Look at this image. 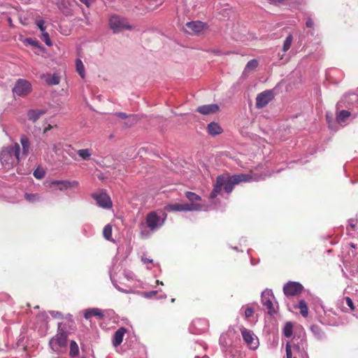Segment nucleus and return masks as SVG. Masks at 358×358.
Masks as SVG:
<instances>
[{
	"instance_id": "864d4df0",
	"label": "nucleus",
	"mask_w": 358,
	"mask_h": 358,
	"mask_svg": "<svg viewBox=\"0 0 358 358\" xmlns=\"http://www.w3.org/2000/svg\"><path fill=\"white\" fill-rule=\"evenodd\" d=\"M190 22H198V23H200V22H201V21H199V20H197V21H191Z\"/></svg>"
},
{
	"instance_id": "c85d7f7f",
	"label": "nucleus",
	"mask_w": 358,
	"mask_h": 358,
	"mask_svg": "<svg viewBox=\"0 0 358 358\" xmlns=\"http://www.w3.org/2000/svg\"><path fill=\"white\" fill-rule=\"evenodd\" d=\"M78 155L84 160H89L92 155L91 149H81L77 151Z\"/></svg>"
},
{
	"instance_id": "e433bc0d",
	"label": "nucleus",
	"mask_w": 358,
	"mask_h": 358,
	"mask_svg": "<svg viewBox=\"0 0 358 358\" xmlns=\"http://www.w3.org/2000/svg\"><path fill=\"white\" fill-rule=\"evenodd\" d=\"M185 196H186L187 199L188 200H189L190 201H201V196H199L198 194H196L194 192H187L185 193Z\"/></svg>"
},
{
	"instance_id": "b1692460",
	"label": "nucleus",
	"mask_w": 358,
	"mask_h": 358,
	"mask_svg": "<svg viewBox=\"0 0 358 358\" xmlns=\"http://www.w3.org/2000/svg\"><path fill=\"white\" fill-rule=\"evenodd\" d=\"M45 24H37L38 28L40 29L41 31V38L45 43V44L48 46L52 45V42L50 38L49 34L45 31V29H46V27L44 26Z\"/></svg>"
},
{
	"instance_id": "393cba45",
	"label": "nucleus",
	"mask_w": 358,
	"mask_h": 358,
	"mask_svg": "<svg viewBox=\"0 0 358 358\" xmlns=\"http://www.w3.org/2000/svg\"><path fill=\"white\" fill-rule=\"evenodd\" d=\"M43 78L48 85H56L59 83V77L56 73H54L53 75L48 74L46 76H43Z\"/></svg>"
},
{
	"instance_id": "f8f14e48",
	"label": "nucleus",
	"mask_w": 358,
	"mask_h": 358,
	"mask_svg": "<svg viewBox=\"0 0 358 358\" xmlns=\"http://www.w3.org/2000/svg\"><path fill=\"white\" fill-rule=\"evenodd\" d=\"M273 99V92L270 90H266L259 94L256 98V107L262 108L265 107Z\"/></svg>"
},
{
	"instance_id": "603ef678",
	"label": "nucleus",
	"mask_w": 358,
	"mask_h": 358,
	"mask_svg": "<svg viewBox=\"0 0 358 358\" xmlns=\"http://www.w3.org/2000/svg\"><path fill=\"white\" fill-rule=\"evenodd\" d=\"M326 118H327V120L329 122V121H330V117L329 116V115H328V114H327V115H326Z\"/></svg>"
},
{
	"instance_id": "1a4fd4ad",
	"label": "nucleus",
	"mask_w": 358,
	"mask_h": 358,
	"mask_svg": "<svg viewBox=\"0 0 358 358\" xmlns=\"http://www.w3.org/2000/svg\"><path fill=\"white\" fill-rule=\"evenodd\" d=\"M241 332L243 338V341L248 345V346L252 350L257 348L259 341L257 337L254 333L245 327L241 328Z\"/></svg>"
},
{
	"instance_id": "a19ab883",
	"label": "nucleus",
	"mask_w": 358,
	"mask_h": 358,
	"mask_svg": "<svg viewBox=\"0 0 358 358\" xmlns=\"http://www.w3.org/2000/svg\"><path fill=\"white\" fill-rule=\"evenodd\" d=\"M345 300L346 301L347 305L350 308V309L352 310H354L355 309V307L354 306L352 300L349 296L345 297Z\"/></svg>"
},
{
	"instance_id": "f3484780",
	"label": "nucleus",
	"mask_w": 358,
	"mask_h": 358,
	"mask_svg": "<svg viewBox=\"0 0 358 358\" xmlns=\"http://www.w3.org/2000/svg\"><path fill=\"white\" fill-rule=\"evenodd\" d=\"M84 317L86 320H90L92 317H96L99 320L104 317L103 311L98 308H88L85 310Z\"/></svg>"
},
{
	"instance_id": "a18cd8bd",
	"label": "nucleus",
	"mask_w": 358,
	"mask_h": 358,
	"mask_svg": "<svg viewBox=\"0 0 358 358\" xmlns=\"http://www.w3.org/2000/svg\"><path fill=\"white\" fill-rule=\"evenodd\" d=\"M34 176L36 178H38V179H41L42 178H43L44 176V173L43 172H41L38 170H36L34 172Z\"/></svg>"
},
{
	"instance_id": "8fccbe9b",
	"label": "nucleus",
	"mask_w": 358,
	"mask_h": 358,
	"mask_svg": "<svg viewBox=\"0 0 358 358\" xmlns=\"http://www.w3.org/2000/svg\"><path fill=\"white\" fill-rule=\"evenodd\" d=\"M52 128V126L49 124L47 127L44 129V133L47 132L48 130H50Z\"/></svg>"
},
{
	"instance_id": "ddd939ff",
	"label": "nucleus",
	"mask_w": 358,
	"mask_h": 358,
	"mask_svg": "<svg viewBox=\"0 0 358 358\" xmlns=\"http://www.w3.org/2000/svg\"><path fill=\"white\" fill-rule=\"evenodd\" d=\"M273 297V296L271 291L264 292L262 294V302L263 306L268 310V313L270 315H273L275 313L273 304L271 301V298Z\"/></svg>"
},
{
	"instance_id": "a211bd4d",
	"label": "nucleus",
	"mask_w": 358,
	"mask_h": 358,
	"mask_svg": "<svg viewBox=\"0 0 358 358\" xmlns=\"http://www.w3.org/2000/svg\"><path fill=\"white\" fill-rule=\"evenodd\" d=\"M20 141L22 147V150L20 152V156H22V159L26 158L29 153L31 144L29 138L26 135H22Z\"/></svg>"
},
{
	"instance_id": "6e6d98bb",
	"label": "nucleus",
	"mask_w": 358,
	"mask_h": 358,
	"mask_svg": "<svg viewBox=\"0 0 358 358\" xmlns=\"http://www.w3.org/2000/svg\"><path fill=\"white\" fill-rule=\"evenodd\" d=\"M306 24L308 27H310L312 24L307 23Z\"/></svg>"
},
{
	"instance_id": "473e14b6",
	"label": "nucleus",
	"mask_w": 358,
	"mask_h": 358,
	"mask_svg": "<svg viewBox=\"0 0 358 358\" xmlns=\"http://www.w3.org/2000/svg\"><path fill=\"white\" fill-rule=\"evenodd\" d=\"M24 199L30 203H34L40 200V195L38 194L25 193Z\"/></svg>"
},
{
	"instance_id": "9b49d317",
	"label": "nucleus",
	"mask_w": 358,
	"mask_h": 358,
	"mask_svg": "<svg viewBox=\"0 0 358 358\" xmlns=\"http://www.w3.org/2000/svg\"><path fill=\"white\" fill-rule=\"evenodd\" d=\"M303 287L296 282H288L283 287V292L287 296H296L301 293Z\"/></svg>"
},
{
	"instance_id": "c756f323",
	"label": "nucleus",
	"mask_w": 358,
	"mask_h": 358,
	"mask_svg": "<svg viewBox=\"0 0 358 358\" xmlns=\"http://www.w3.org/2000/svg\"><path fill=\"white\" fill-rule=\"evenodd\" d=\"M79 353V348L75 341H71L70 343V352L69 355L71 357L78 356Z\"/></svg>"
},
{
	"instance_id": "4468645a",
	"label": "nucleus",
	"mask_w": 358,
	"mask_h": 358,
	"mask_svg": "<svg viewBox=\"0 0 358 358\" xmlns=\"http://www.w3.org/2000/svg\"><path fill=\"white\" fill-rule=\"evenodd\" d=\"M77 184L78 183L76 181L71 182L67 180H53L50 183V187L54 190L59 189L60 191H64L77 185Z\"/></svg>"
},
{
	"instance_id": "4c0bfd02",
	"label": "nucleus",
	"mask_w": 358,
	"mask_h": 358,
	"mask_svg": "<svg viewBox=\"0 0 358 358\" xmlns=\"http://www.w3.org/2000/svg\"><path fill=\"white\" fill-rule=\"evenodd\" d=\"M26 41L32 46H34L36 48H41L39 42L36 39L29 38H27Z\"/></svg>"
},
{
	"instance_id": "7ed1b4c3",
	"label": "nucleus",
	"mask_w": 358,
	"mask_h": 358,
	"mask_svg": "<svg viewBox=\"0 0 358 358\" xmlns=\"http://www.w3.org/2000/svg\"><path fill=\"white\" fill-rule=\"evenodd\" d=\"M67 342V334L61 328V324H58L57 334L49 341L50 348L57 353H59L62 348H66Z\"/></svg>"
},
{
	"instance_id": "39448f33",
	"label": "nucleus",
	"mask_w": 358,
	"mask_h": 358,
	"mask_svg": "<svg viewBox=\"0 0 358 358\" xmlns=\"http://www.w3.org/2000/svg\"><path fill=\"white\" fill-rule=\"evenodd\" d=\"M236 11L228 4H220L217 7V19L220 21L234 20Z\"/></svg>"
},
{
	"instance_id": "dca6fc26",
	"label": "nucleus",
	"mask_w": 358,
	"mask_h": 358,
	"mask_svg": "<svg viewBox=\"0 0 358 358\" xmlns=\"http://www.w3.org/2000/svg\"><path fill=\"white\" fill-rule=\"evenodd\" d=\"M285 350L286 358H296V355L300 353L299 345L289 342L287 343Z\"/></svg>"
},
{
	"instance_id": "6ab92c4d",
	"label": "nucleus",
	"mask_w": 358,
	"mask_h": 358,
	"mask_svg": "<svg viewBox=\"0 0 358 358\" xmlns=\"http://www.w3.org/2000/svg\"><path fill=\"white\" fill-rule=\"evenodd\" d=\"M45 113L46 110L43 109H30L27 112V117L29 120L34 122Z\"/></svg>"
},
{
	"instance_id": "aec40b11",
	"label": "nucleus",
	"mask_w": 358,
	"mask_h": 358,
	"mask_svg": "<svg viewBox=\"0 0 358 358\" xmlns=\"http://www.w3.org/2000/svg\"><path fill=\"white\" fill-rule=\"evenodd\" d=\"M125 332L126 329L123 327L118 329L115 332L113 340V343L114 346L117 347L122 343Z\"/></svg>"
},
{
	"instance_id": "4be33fe9",
	"label": "nucleus",
	"mask_w": 358,
	"mask_h": 358,
	"mask_svg": "<svg viewBox=\"0 0 358 358\" xmlns=\"http://www.w3.org/2000/svg\"><path fill=\"white\" fill-rule=\"evenodd\" d=\"M110 29L114 34H117L125 29H131L132 27L129 24H110Z\"/></svg>"
},
{
	"instance_id": "09e8293b",
	"label": "nucleus",
	"mask_w": 358,
	"mask_h": 358,
	"mask_svg": "<svg viewBox=\"0 0 358 358\" xmlns=\"http://www.w3.org/2000/svg\"><path fill=\"white\" fill-rule=\"evenodd\" d=\"M142 262L144 264H149V263H152V259H150L147 258V257H142Z\"/></svg>"
},
{
	"instance_id": "2f4dec72",
	"label": "nucleus",
	"mask_w": 358,
	"mask_h": 358,
	"mask_svg": "<svg viewBox=\"0 0 358 358\" xmlns=\"http://www.w3.org/2000/svg\"><path fill=\"white\" fill-rule=\"evenodd\" d=\"M112 227L110 224H106L103 230V236L107 241H113L112 238Z\"/></svg>"
},
{
	"instance_id": "4d7b16f0",
	"label": "nucleus",
	"mask_w": 358,
	"mask_h": 358,
	"mask_svg": "<svg viewBox=\"0 0 358 358\" xmlns=\"http://www.w3.org/2000/svg\"><path fill=\"white\" fill-rule=\"evenodd\" d=\"M82 358H85V357H82Z\"/></svg>"
},
{
	"instance_id": "9d476101",
	"label": "nucleus",
	"mask_w": 358,
	"mask_h": 358,
	"mask_svg": "<svg viewBox=\"0 0 358 358\" xmlns=\"http://www.w3.org/2000/svg\"><path fill=\"white\" fill-rule=\"evenodd\" d=\"M92 197L96 201L99 206L103 208H110L112 207V201L105 192L93 193Z\"/></svg>"
},
{
	"instance_id": "7c9ffc66",
	"label": "nucleus",
	"mask_w": 358,
	"mask_h": 358,
	"mask_svg": "<svg viewBox=\"0 0 358 358\" xmlns=\"http://www.w3.org/2000/svg\"><path fill=\"white\" fill-rule=\"evenodd\" d=\"M76 71L78 73V74L80 76V77L82 78H84L85 76V66L83 64V62L80 59H77L76 60Z\"/></svg>"
},
{
	"instance_id": "20e7f679",
	"label": "nucleus",
	"mask_w": 358,
	"mask_h": 358,
	"mask_svg": "<svg viewBox=\"0 0 358 358\" xmlns=\"http://www.w3.org/2000/svg\"><path fill=\"white\" fill-rule=\"evenodd\" d=\"M162 215L164 217H162L157 211H151L147 214L145 223L150 231H155L164 225L166 215L165 213Z\"/></svg>"
},
{
	"instance_id": "412c9836",
	"label": "nucleus",
	"mask_w": 358,
	"mask_h": 358,
	"mask_svg": "<svg viewBox=\"0 0 358 358\" xmlns=\"http://www.w3.org/2000/svg\"><path fill=\"white\" fill-rule=\"evenodd\" d=\"M116 116L122 119H128V122L126 124L131 127L137 122V118L134 115H127L125 113H117Z\"/></svg>"
},
{
	"instance_id": "423d86ee",
	"label": "nucleus",
	"mask_w": 358,
	"mask_h": 358,
	"mask_svg": "<svg viewBox=\"0 0 358 358\" xmlns=\"http://www.w3.org/2000/svg\"><path fill=\"white\" fill-rule=\"evenodd\" d=\"M180 29L190 35L204 34L208 29V24H178Z\"/></svg>"
},
{
	"instance_id": "79ce46f5",
	"label": "nucleus",
	"mask_w": 358,
	"mask_h": 358,
	"mask_svg": "<svg viewBox=\"0 0 358 358\" xmlns=\"http://www.w3.org/2000/svg\"><path fill=\"white\" fill-rule=\"evenodd\" d=\"M59 8L62 10L63 13L65 14L66 15H69L71 14V9L68 6H66L64 5V8L60 6Z\"/></svg>"
},
{
	"instance_id": "f03ea898",
	"label": "nucleus",
	"mask_w": 358,
	"mask_h": 358,
	"mask_svg": "<svg viewBox=\"0 0 358 358\" xmlns=\"http://www.w3.org/2000/svg\"><path fill=\"white\" fill-rule=\"evenodd\" d=\"M22 160L20 147L17 143L3 148L0 152V161L5 169H10L17 165Z\"/></svg>"
},
{
	"instance_id": "49530a36",
	"label": "nucleus",
	"mask_w": 358,
	"mask_h": 358,
	"mask_svg": "<svg viewBox=\"0 0 358 358\" xmlns=\"http://www.w3.org/2000/svg\"><path fill=\"white\" fill-rule=\"evenodd\" d=\"M1 21L7 20V22H12L13 19L8 15L3 14L1 17Z\"/></svg>"
},
{
	"instance_id": "3c124183",
	"label": "nucleus",
	"mask_w": 358,
	"mask_h": 358,
	"mask_svg": "<svg viewBox=\"0 0 358 358\" xmlns=\"http://www.w3.org/2000/svg\"><path fill=\"white\" fill-rule=\"evenodd\" d=\"M34 22L41 23V22H44V21L41 18H38V19L36 20Z\"/></svg>"
},
{
	"instance_id": "c03bdc74",
	"label": "nucleus",
	"mask_w": 358,
	"mask_h": 358,
	"mask_svg": "<svg viewBox=\"0 0 358 358\" xmlns=\"http://www.w3.org/2000/svg\"><path fill=\"white\" fill-rule=\"evenodd\" d=\"M109 22L113 23V22H122L121 19L117 15H113L111 16Z\"/></svg>"
},
{
	"instance_id": "de8ad7c7",
	"label": "nucleus",
	"mask_w": 358,
	"mask_h": 358,
	"mask_svg": "<svg viewBox=\"0 0 358 358\" xmlns=\"http://www.w3.org/2000/svg\"><path fill=\"white\" fill-rule=\"evenodd\" d=\"M82 3H85L87 6H90L92 4L94 0H80Z\"/></svg>"
},
{
	"instance_id": "37998d69",
	"label": "nucleus",
	"mask_w": 358,
	"mask_h": 358,
	"mask_svg": "<svg viewBox=\"0 0 358 358\" xmlns=\"http://www.w3.org/2000/svg\"><path fill=\"white\" fill-rule=\"evenodd\" d=\"M157 293V291H152V292H143V296L146 297V298H151L154 296H155Z\"/></svg>"
},
{
	"instance_id": "ea45409f",
	"label": "nucleus",
	"mask_w": 358,
	"mask_h": 358,
	"mask_svg": "<svg viewBox=\"0 0 358 358\" xmlns=\"http://www.w3.org/2000/svg\"><path fill=\"white\" fill-rule=\"evenodd\" d=\"M254 314V309L251 307L247 308L245 310V316L246 318L251 317Z\"/></svg>"
},
{
	"instance_id": "6e6552de",
	"label": "nucleus",
	"mask_w": 358,
	"mask_h": 358,
	"mask_svg": "<svg viewBox=\"0 0 358 358\" xmlns=\"http://www.w3.org/2000/svg\"><path fill=\"white\" fill-rule=\"evenodd\" d=\"M201 206L198 203H173L165 206L167 211H193L200 210Z\"/></svg>"
},
{
	"instance_id": "bb28decb",
	"label": "nucleus",
	"mask_w": 358,
	"mask_h": 358,
	"mask_svg": "<svg viewBox=\"0 0 358 358\" xmlns=\"http://www.w3.org/2000/svg\"><path fill=\"white\" fill-rule=\"evenodd\" d=\"M351 113L350 111L346 110H341L336 115V121L338 123L345 122L346 120L350 116Z\"/></svg>"
},
{
	"instance_id": "0eeeda50",
	"label": "nucleus",
	"mask_w": 358,
	"mask_h": 358,
	"mask_svg": "<svg viewBox=\"0 0 358 358\" xmlns=\"http://www.w3.org/2000/svg\"><path fill=\"white\" fill-rule=\"evenodd\" d=\"M31 91V83L24 79H18L13 89V94L19 96L28 95Z\"/></svg>"
},
{
	"instance_id": "a878e982",
	"label": "nucleus",
	"mask_w": 358,
	"mask_h": 358,
	"mask_svg": "<svg viewBox=\"0 0 358 358\" xmlns=\"http://www.w3.org/2000/svg\"><path fill=\"white\" fill-rule=\"evenodd\" d=\"M55 28L63 35L68 36L71 32L72 25L71 24H57V27Z\"/></svg>"
},
{
	"instance_id": "cd10ccee",
	"label": "nucleus",
	"mask_w": 358,
	"mask_h": 358,
	"mask_svg": "<svg viewBox=\"0 0 358 358\" xmlns=\"http://www.w3.org/2000/svg\"><path fill=\"white\" fill-rule=\"evenodd\" d=\"M300 313L303 317H306L308 315V308L304 300H300L298 305Z\"/></svg>"
},
{
	"instance_id": "f704fd0d",
	"label": "nucleus",
	"mask_w": 358,
	"mask_h": 358,
	"mask_svg": "<svg viewBox=\"0 0 358 358\" xmlns=\"http://www.w3.org/2000/svg\"><path fill=\"white\" fill-rule=\"evenodd\" d=\"M258 64L259 62L257 59H253L250 60L245 66V71H254L257 67Z\"/></svg>"
},
{
	"instance_id": "c9c22d12",
	"label": "nucleus",
	"mask_w": 358,
	"mask_h": 358,
	"mask_svg": "<svg viewBox=\"0 0 358 358\" xmlns=\"http://www.w3.org/2000/svg\"><path fill=\"white\" fill-rule=\"evenodd\" d=\"M293 37L292 34H289L283 44L282 50L284 52H287L291 47L292 43Z\"/></svg>"
},
{
	"instance_id": "2eb2a0df",
	"label": "nucleus",
	"mask_w": 358,
	"mask_h": 358,
	"mask_svg": "<svg viewBox=\"0 0 358 358\" xmlns=\"http://www.w3.org/2000/svg\"><path fill=\"white\" fill-rule=\"evenodd\" d=\"M219 106L217 104H209L199 106L196 111L203 115H210L215 113L219 110Z\"/></svg>"
},
{
	"instance_id": "f257e3e1",
	"label": "nucleus",
	"mask_w": 358,
	"mask_h": 358,
	"mask_svg": "<svg viewBox=\"0 0 358 358\" xmlns=\"http://www.w3.org/2000/svg\"><path fill=\"white\" fill-rule=\"evenodd\" d=\"M252 179L251 175L249 174H238L229 176L228 173L222 174L217 177L214 187L210 194V198L215 199L223 188L224 192L230 193L232 192L234 185L239 184L241 182H250Z\"/></svg>"
},
{
	"instance_id": "72a5a7b5",
	"label": "nucleus",
	"mask_w": 358,
	"mask_h": 358,
	"mask_svg": "<svg viewBox=\"0 0 358 358\" xmlns=\"http://www.w3.org/2000/svg\"><path fill=\"white\" fill-rule=\"evenodd\" d=\"M293 325L292 322H288L285 324L283 329V334L285 337L289 338L292 335Z\"/></svg>"
},
{
	"instance_id": "58836bf2",
	"label": "nucleus",
	"mask_w": 358,
	"mask_h": 358,
	"mask_svg": "<svg viewBox=\"0 0 358 358\" xmlns=\"http://www.w3.org/2000/svg\"><path fill=\"white\" fill-rule=\"evenodd\" d=\"M310 329L312 331L313 333H314L315 334H317L318 336H320L321 335V329H320V327L317 326V325H312L310 327Z\"/></svg>"
},
{
	"instance_id": "5701e85b",
	"label": "nucleus",
	"mask_w": 358,
	"mask_h": 358,
	"mask_svg": "<svg viewBox=\"0 0 358 358\" xmlns=\"http://www.w3.org/2000/svg\"><path fill=\"white\" fill-rule=\"evenodd\" d=\"M207 129L208 132L212 136L220 134L223 131L220 126L215 122L208 124Z\"/></svg>"
},
{
	"instance_id": "5fc2aeb1",
	"label": "nucleus",
	"mask_w": 358,
	"mask_h": 358,
	"mask_svg": "<svg viewBox=\"0 0 358 358\" xmlns=\"http://www.w3.org/2000/svg\"><path fill=\"white\" fill-rule=\"evenodd\" d=\"M157 284L163 285V282H159V280H157Z\"/></svg>"
}]
</instances>
